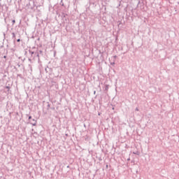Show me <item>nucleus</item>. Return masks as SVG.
Listing matches in <instances>:
<instances>
[{"instance_id":"obj_3","label":"nucleus","mask_w":179,"mask_h":179,"mask_svg":"<svg viewBox=\"0 0 179 179\" xmlns=\"http://www.w3.org/2000/svg\"><path fill=\"white\" fill-rule=\"evenodd\" d=\"M29 120H31V116H29Z\"/></svg>"},{"instance_id":"obj_2","label":"nucleus","mask_w":179,"mask_h":179,"mask_svg":"<svg viewBox=\"0 0 179 179\" xmlns=\"http://www.w3.org/2000/svg\"><path fill=\"white\" fill-rule=\"evenodd\" d=\"M13 24H15V23H16V21L15 20H13Z\"/></svg>"},{"instance_id":"obj_1","label":"nucleus","mask_w":179,"mask_h":179,"mask_svg":"<svg viewBox=\"0 0 179 179\" xmlns=\"http://www.w3.org/2000/svg\"><path fill=\"white\" fill-rule=\"evenodd\" d=\"M33 121H34V122L31 123L32 125L36 126V124H37V122L36 120H33Z\"/></svg>"},{"instance_id":"obj_4","label":"nucleus","mask_w":179,"mask_h":179,"mask_svg":"<svg viewBox=\"0 0 179 179\" xmlns=\"http://www.w3.org/2000/svg\"><path fill=\"white\" fill-rule=\"evenodd\" d=\"M18 43L20 41V39H17V41Z\"/></svg>"},{"instance_id":"obj_5","label":"nucleus","mask_w":179,"mask_h":179,"mask_svg":"<svg viewBox=\"0 0 179 179\" xmlns=\"http://www.w3.org/2000/svg\"><path fill=\"white\" fill-rule=\"evenodd\" d=\"M106 167L108 168V165H107Z\"/></svg>"}]
</instances>
